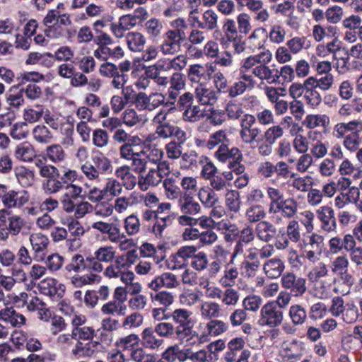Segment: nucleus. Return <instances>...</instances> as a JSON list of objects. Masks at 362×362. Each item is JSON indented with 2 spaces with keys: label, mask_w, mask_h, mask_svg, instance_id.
Returning a JSON list of instances; mask_svg holds the SVG:
<instances>
[{
  "label": "nucleus",
  "mask_w": 362,
  "mask_h": 362,
  "mask_svg": "<svg viewBox=\"0 0 362 362\" xmlns=\"http://www.w3.org/2000/svg\"><path fill=\"white\" fill-rule=\"evenodd\" d=\"M225 202L230 211L238 212L241 206L240 192L234 189L228 190L226 194Z\"/></svg>",
  "instance_id": "nucleus-45"
},
{
  "label": "nucleus",
  "mask_w": 362,
  "mask_h": 362,
  "mask_svg": "<svg viewBox=\"0 0 362 362\" xmlns=\"http://www.w3.org/2000/svg\"><path fill=\"white\" fill-rule=\"evenodd\" d=\"M1 191L0 197L5 207L8 209L21 208L29 201V195L26 191L13 189Z\"/></svg>",
  "instance_id": "nucleus-8"
},
{
  "label": "nucleus",
  "mask_w": 362,
  "mask_h": 362,
  "mask_svg": "<svg viewBox=\"0 0 362 362\" xmlns=\"http://www.w3.org/2000/svg\"><path fill=\"white\" fill-rule=\"evenodd\" d=\"M281 284L294 297L303 296L307 290L306 279L291 272H287L282 276Z\"/></svg>",
  "instance_id": "nucleus-7"
},
{
  "label": "nucleus",
  "mask_w": 362,
  "mask_h": 362,
  "mask_svg": "<svg viewBox=\"0 0 362 362\" xmlns=\"http://www.w3.org/2000/svg\"><path fill=\"white\" fill-rule=\"evenodd\" d=\"M284 135L283 127L279 125H274L268 128L264 133L265 142L269 144H274L277 139L281 138Z\"/></svg>",
  "instance_id": "nucleus-62"
},
{
  "label": "nucleus",
  "mask_w": 362,
  "mask_h": 362,
  "mask_svg": "<svg viewBox=\"0 0 362 362\" xmlns=\"http://www.w3.org/2000/svg\"><path fill=\"white\" fill-rule=\"evenodd\" d=\"M256 124L255 116L245 114L240 120V130L239 132L242 141L246 144H252L257 141L260 135L261 130Z\"/></svg>",
  "instance_id": "nucleus-6"
},
{
  "label": "nucleus",
  "mask_w": 362,
  "mask_h": 362,
  "mask_svg": "<svg viewBox=\"0 0 362 362\" xmlns=\"http://www.w3.org/2000/svg\"><path fill=\"white\" fill-rule=\"evenodd\" d=\"M141 344L146 349L158 350L164 344V340L157 335L152 327H146L141 333Z\"/></svg>",
  "instance_id": "nucleus-12"
},
{
  "label": "nucleus",
  "mask_w": 362,
  "mask_h": 362,
  "mask_svg": "<svg viewBox=\"0 0 362 362\" xmlns=\"http://www.w3.org/2000/svg\"><path fill=\"white\" fill-rule=\"evenodd\" d=\"M310 81L311 83H313L314 86L321 90L327 91L329 90L334 83V77L332 74H326L320 76L319 78H315L310 76L307 78Z\"/></svg>",
  "instance_id": "nucleus-52"
},
{
  "label": "nucleus",
  "mask_w": 362,
  "mask_h": 362,
  "mask_svg": "<svg viewBox=\"0 0 362 362\" xmlns=\"http://www.w3.org/2000/svg\"><path fill=\"white\" fill-rule=\"evenodd\" d=\"M6 102L9 110H18L24 103L23 90L18 88H11L6 93Z\"/></svg>",
  "instance_id": "nucleus-29"
},
{
  "label": "nucleus",
  "mask_w": 362,
  "mask_h": 362,
  "mask_svg": "<svg viewBox=\"0 0 362 362\" xmlns=\"http://www.w3.org/2000/svg\"><path fill=\"white\" fill-rule=\"evenodd\" d=\"M15 156L22 161L30 162L36 155L33 147L30 144L23 143L16 148Z\"/></svg>",
  "instance_id": "nucleus-39"
},
{
  "label": "nucleus",
  "mask_w": 362,
  "mask_h": 362,
  "mask_svg": "<svg viewBox=\"0 0 362 362\" xmlns=\"http://www.w3.org/2000/svg\"><path fill=\"white\" fill-rule=\"evenodd\" d=\"M317 216L321 222V228L326 232L336 230L337 221L334 210L329 206H322L317 211Z\"/></svg>",
  "instance_id": "nucleus-13"
},
{
  "label": "nucleus",
  "mask_w": 362,
  "mask_h": 362,
  "mask_svg": "<svg viewBox=\"0 0 362 362\" xmlns=\"http://www.w3.org/2000/svg\"><path fill=\"white\" fill-rule=\"evenodd\" d=\"M16 176L20 185L23 187L31 186L35 180L34 173L24 167L16 169Z\"/></svg>",
  "instance_id": "nucleus-48"
},
{
  "label": "nucleus",
  "mask_w": 362,
  "mask_h": 362,
  "mask_svg": "<svg viewBox=\"0 0 362 362\" xmlns=\"http://www.w3.org/2000/svg\"><path fill=\"white\" fill-rule=\"evenodd\" d=\"M180 185L184 191L180 197H193L198 190L197 181L192 177H182Z\"/></svg>",
  "instance_id": "nucleus-55"
},
{
  "label": "nucleus",
  "mask_w": 362,
  "mask_h": 362,
  "mask_svg": "<svg viewBox=\"0 0 362 362\" xmlns=\"http://www.w3.org/2000/svg\"><path fill=\"white\" fill-rule=\"evenodd\" d=\"M200 311L204 319H212L219 316L221 307L217 303L206 301L202 305Z\"/></svg>",
  "instance_id": "nucleus-49"
},
{
  "label": "nucleus",
  "mask_w": 362,
  "mask_h": 362,
  "mask_svg": "<svg viewBox=\"0 0 362 362\" xmlns=\"http://www.w3.org/2000/svg\"><path fill=\"white\" fill-rule=\"evenodd\" d=\"M214 156L218 161L226 163L231 159H240L241 158V151L236 147L229 149L228 144L225 143L218 146Z\"/></svg>",
  "instance_id": "nucleus-25"
},
{
  "label": "nucleus",
  "mask_w": 362,
  "mask_h": 362,
  "mask_svg": "<svg viewBox=\"0 0 362 362\" xmlns=\"http://www.w3.org/2000/svg\"><path fill=\"white\" fill-rule=\"evenodd\" d=\"M101 279L100 276L93 273L85 275L75 274L71 278V283L75 288H81L86 285L99 283Z\"/></svg>",
  "instance_id": "nucleus-35"
},
{
  "label": "nucleus",
  "mask_w": 362,
  "mask_h": 362,
  "mask_svg": "<svg viewBox=\"0 0 362 362\" xmlns=\"http://www.w3.org/2000/svg\"><path fill=\"white\" fill-rule=\"evenodd\" d=\"M178 205L183 214L194 216L201 211L199 204L194 201L193 197H180L178 200Z\"/></svg>",
  "instance_id": "nucleus-30"
},
{
  "label": "nucleus",
  "mask_w": 362,
  "mask_h": 362,
  "mask_svg": "<svg viewBox=\"0 0 362 362\" xmlns=\"http://www.w3.org/2000/svg\"><path fill=\"white\" fill-rule=\"evenodd\" d=\"M228 255V252L220 245L214 247L213 254L210 255L211 262H208L206 267L210 277H215L220 272L222 265L227 263Z\"/></svg>",
  "instance_id": "nucleus-10"
},
{
  "label": "nucleus",
  "mask_w": 362,
  "mask_h": 362,
  "mask_svg": "<svg viewBox=\"0 0 362 362\" xmlns=\"http://www.w3.org/2000/svg\"><path fill=\"white\" fill-rule=\"evenodd\" d=\"M29 240L33 250L37 256H39L42 259L44 255V252L47 250L49 243L48 237L40 233H36L31 234Z\"/></svg>",
  "instance_id": "nucleus-24"
},
{
  "label": "nucleus",
  "mask_w": 362,
  "mask_h": 362,
  "mask_svg": "<svg viewBox=\"0 0 362 362\" xmlns=\"http://www.w3.org/2000/svg\"><path fill=\"white\" fill-rule=\"evenodd\" d=\"M283 320V310H281V308L274 302H268L261 308L258 324L260 326L274 328L279 326Z\"/></svg>",
  "instance_id": "nucleus-5"
},
{
  "label": "nucleus",
  "mask_w": 362,
  "mask_h": 362,
  "mask_svg": "<svg viewBox=\"0 0 362 362\" xmlns=\"http://www.w3.org/2000/svg\"><path fill=\"white\" fill-rule=\"evenodd\" d=\"M277 228L271 222L262 221L256 224L255 233L257 238L264 243H269L274 239Z\"/></svg>",
  "instance_id": "nucleus-18"
},
{
  "label": "nucleus",
  "mask_w": 362,
  "mask_h": 362,
  "mask_svg": "<svg viewBox=\"0 0 362 362\" xmlns=\"http://www.w3.org/2000/svg\"><path fill=\"white\" fill-rule=\"evenodd\" d=\"M92 162L100 175H107L112 172L113 167L111 160L102 153L93 156Z\"/></svg>",
  "instance_id": "nucleus-32"
},
{
  "label": "nucleus",
  "mask_w": 362,
  "mask_h": 362,
  "mask_svg": "<svg viewBox=\"0 0 362 362\" xmlns=\"http://www.w3.org/2000/svg\"><path fill=\"white\" fill-rule=\"evenodd\" d=\"M0 319L6 323L15 327H20L25 325V316L17 313L13 308H7L0 311Z\"/></svg>",
  "instance_id": "nucleus-23"
},
{
  "label": "nucleus",
  "mask_w": 362,
  "mask_h": 362,
  "mask_svg": "<svg viewBox=\"0 0 362 362\" xmlns=\"http://www.w3.org/2000/svg\"><path fill=\"white\" fill-rule=\"evenodd\" d=\"M179 286V281L175 274L171 272H165L156 276L149 284L148 287L158 291L160 288H174Z\"/></svg>",
  "instance_id": "nucleus-14"
},
{
  "label": "nucleus",
  "mask_w": 362,
  "mask_h": 362,
  "mask_svg": "<svg viewBox=\"0 0 362 362\" xmlns=\"http://www.w3.org/2000/svg\"><path fill=\"white\" fill-rule=\"evenodd\" d=\"M155 134L163 139H176L187 134L181 127L170 122L161 126H156Z\"/></svg>",
  "instance_id": "nucleus-19"
},
{
  "label": "nucleus",
  "mask_w": 362,
  "mask_h": 362,
  "mask_svg": "<svg viewBox=\"0 0 362 362\" xmlns=\"http://www.w3.org/2000/svg\"><path fill=\"white\" fill-rule=\"evenodd\" d=\"M196 99L203 105H213L217 100V92L204 87L197 88L195 90Z\"/></svg>",
  "instance_id": "nucleus-31"
},
{
  "label": "nucleus",
  "mask_w": 362,
  "mask_h": 362,
  "mask_svg": "<svg viewBox=\"0 0 362 362\" xmlns=\"http://www.w3.org/2000/svg\"><path fill=\"white\" fill-rule=\"evenodd\" d=\"M285 269L284 262L280 258H272L266 261L263 265V270L269 279H277L281 276Z\"/></svg>",
  "instance_id": "nucleus-21"
},
{
  "label": "nucleus",
  "mask_w": 362,
  "mask_h": 362,
  "mask_svg": "<svg viewBox=\"0 0 362 362\" xmlns=\"http://www.w3.org/2000/svg\"><path fill=\"white\" fill-rule=\"evenodd\" d=\"M185 76L180 72H175L170 79V87L168 90L166 105H174L180 90L185 87Z\"/></svg>",
  "instance_id": "nucleus-11"
},
{
  "label": "nucleus",
  "mask_w": 362,
  "mask_h": 362,
  "mask_svg": "<svg viewBox=\"0 0 362 362\" xmlns=\"http://www.w3.org/2000/svg\"><path fill=\"white\" fill-rule=\"evenodd\" d=\"M195 324H190L180 328H175V339L185 342L187 345H194L201 339L199 333L194 329Z\"/></svg>",
  "instance_id": "nucleus-16"
},
{
  "label": "nucleus",
  "mask_w": 362,
  "mask_h": 362,
  "mask_svg": "<svg viewBox=\"0 0 362 362\" xmlns=\"http://www.w3.org/2000/svg\"><path fill=\"white\" fill-rule=\"evenodd\" d=\"M200 202L207 208L213 207L218 202V197L210 187H202L198 191Z\"/></svg>",
  "instance_id": "nucleus-38"
},
{
  "label": "nucleus",
  "mask_w": 362,
  "mask_h": 362,
  "mask_svg": "<svg viewBox=\"0 0 362 362\" xmlns=\"http://www.w3.org/2000/svg\"><path fill=\"white\" fill-rule=\"evenodd\" d=\"M361 132H362V120H351L349 122L337 123L334 127L333 134L337 139H341L346 136L348 132L359 134Z\"/></svg>",
  "instance_id": "nucleus-15"
},
{
  "label": "nucleus",
  "mask_w": 362,
  "mask_h": 362,
  "mask_svg": "<svg viewBox=\"0 0 362 362\" xmlns=\"http://www.w3.org/2000/svg\"><path fill=\"white\" fill-rule=\"evenodd\" d=\"M163 185L168 199H176L182 195L180 187L175 185V180L173 177L164 180Z\"/></svg>",
  "instance_id": "nucleus-61"
},
{
  "label": "nucleus",
  "mask_w": 362,
  "mask_h": 362,
  "mask_svg": "<svg viewBox=\"0 0 362 362\" xmlns=\"http://www.w3.org/2000/svg\"><path fill=\"white\" fill-rule=\"evenodd\" d=\"M162 175L154 168H150L146 175L141 174L138 177V185L141 190L146 191L149 187H156L162 182Z\"/></svg>",
  "instance_id": "nucleus-20"
},
{
  "label": "nucleus",
  "mask_w": 362,
  "mask_h": 362,
  "mask_svg": "<svg viewBox=\"0 0 362 362\" xmlns=\"http://www.w3.org/2000/svg\"><path fill=\"white\" fill-rule=\"evenodd\" d=\"M224 35L221 39V43L228 45V41L238 37V30L235 23L232 19H228L223 26Z\"/></svg>",
  "instance_id": "nucleus-56"
},
{
  "label": "nucleus",
  "mask_w": 362,
  "mask_h": 362,
  "mask_svg": "<svg viewBox=\"0 0 362 362\" xmlns=\"http://www.w3.org/2000/svg\"><path fill=\"white\" fill-rule=\"evenodd\" d=\"M267 213L262 205H252L247 209L245 217L250 223H257L264 221Z\"/></svg>",
  "instance_id": "nucleus-40"
},
{
  "label": "nucleus",
  "mask_w": 362,
  "mask_h": 362,
  "mask_svg": "<svg viewBox=\"0 0 362 362\" xmlns=\"http://www.w3.org/2000/svg\"><path fill=\"white\" fill-rule=\"evenodd\" d=\"M173 223V218L170 216L159 217L152 228V232L156 238H163L166 236L165 230Z\"/></svg>",
  "instance_id": "nucleus-42"
},
{
  "label": "nucleus",
  "mask_w": 362,
  "mask_h": 362,
  "mask_svg": "<svg viewBox=\"0 0 362 362\" xmlns=\"http://www.w3.org/2000/svg\"><path fill=\"white\" fill-rule=\"evenodd\" d=\"M32 134L35 141L41 144H47L53 139L52 132L43 124L36 125L33 131Z\"/></svg>",
  "instance_id": "nucleus-34"
},
{
  "label": "nucleus",
  "mask_w": 362,
  "mask_h": 362,
  "mask_svg": "<svg viewBox=\"0 0 362 362\" xmlns=\"http://www.w3.org/2000/svg\"><path fill=\"white\" fill-rule=\"evenodd\" d=\"M186 141L187 134H185L168 143L165 146L167 157L172 160L180 158L182 153V145Z\"/></svg>",
  "instance_id": "nucleus-27"
},
{
  "label": "nucleus",
  "mask_w": 362,
  "mask_h": 362,
  "mask_svg": "<svg viewBox=\"0 0 362 362\" xmlns=\"http://www.w3.org/2000/svg\"><path fill=\"white\" fill-rule=\"evenodd\" d=\"M172 29L166 31L159 46L164 55H174L181 49V44L186 40L188 25L184 18H178L170 23Z\"/></svg>",
  "instance_id": "nucleus-3"
},
{
  "label": "nucleus",
  "mask_w": 362,
  "mask_h": 362,
  "mask_svg": "<svg viewBox=\"0 0 362 362\" xmlns=\"http://www.w3.org/2000/svg\"><path fill=\"white\" fill-rule=\"evenodd\" d=\"M46 156L51 161L57 163L64 160L66 154L61 145L52 144L47 147Z\"/></svg>",
  "instance_id": "nucleus-57"
},
{
  "label": "nucleus",
  "mask_w": 362,
  "mask_h": 362,
  "mask_svg": "<svg viewBox=\"0 0 362 362\" xmlns=\"http://www.w3.org/2000/svg\"><path fill=\"white\" fill-rule=\"evenodd\" d=\"M142 149H145L146 153V159L153 163L156 164L158 162L162 160L164 155V152L162 149L157 148L156 146H151V144L145 145Z\"/></svg>",
  "instance_id": "nucleus-63"
},
{
  "label": "nucleus",
  "mask_w": 362,
  "mask_h": 362,
  "mask_svg": "<svg viewBox=\"0 0 362 362\" xmlns=\"http://www.w3.org/2000/svg\"><path fill=\"white\" fill-rule=\"evenodd\" d=\"M125 38L130 50L133 52H140L143 50L146 43V38L141 33L138 32H129L127 34Z\"/></svg>",
  "instance_id": "nucleus-33"
},
{
  "label": "nucleus",
  "mask_w": 362,
  "mask_h": 362,
  "mask_svg": "<svg viewBox=\"0 0 362 362\" xmlns=\"http://www.w3.org/2000/svg\"><path fill=\"white\" fill-rule=\"evenodd\" d=\"M218 28V14L212 9L206 10L202 15L199 29L213 30Z\"/></svg>",
  "instance_id": "nucleus-41"
},
{
  "label": "nucleus",
  "mask_w": 362,
  "mask_h": 362,
  "mask_svg": "<svg viewBox=\"0 0 362 362\" xmlns=\"http://www.w3.org/2000/svg\"><path fill=\"white\" fill-rule=\"evenodd\" d=\"M204 117V110L199 105H191L184 110L182 119L188 122H197Z\"/></svg>",
  "instance_id": "nucleus-50"
},
{
  "label": "nucleus",
  "mask_w": 362,
  "mask_h": 362,
  "mask_svg": "<svg viewBox=\"0 0 362 362\" xmlns=\"http://www.w3.org/2000/svg\"><path fill=\"white\" fill-rule=\"evenodd\" d=\"M305 124L309 129L326 128L329 124V118L326 115H309L305 117Z\"/></svg>",
  "instance_id": "nucleus-46"
},
{
  "label": "nucleus",
  "mask_w": 362,
  "mask_h": 362,
  "mask_svg": "<svg viewBox=\"0 0 362 362\" xmlns=\"http://www.w3.org/2000/svg\"><path fill=\"white\" fill-rule=\"evenodd\" d=\"M192 315V312L185 308L174 310L170 315L172 320L175 323L174 328H180L190 324H195V320Z\"/></svg>",
  "instance_id": "nucleus-22"
},
{
  "label": "nucleus",
  "mask_w": 362,
  "mask_h": 362,
  "mask_svg": "<svg viewBox=\"0 0 362 362\" xmlns=\"http://www.w3.org/2000/svg\"><path fill=\"white\" fill-rule=\"evenodd\" d=\"M231 263V262L226 263L223 276L220 279L221 284L224 287L232 286L238 276V269L232 266Z\"/></svg>",
  "instance_id": "nucleus-43"
},
{
  "label": "nucleus",
  "mask_w": 362,
  "mask_h": 362,
  "mask_svg": "<svg viewBox=\"0 0 362 362\" xmlns=\"http://www.w3.org/2000/svg\"><path fill=\"white\" fill-rule=\"evenodd\" d=\"M199 163L202 166L200 175L203 179L209 180L217 174V168L208 157L201 156L199 158Z\"/></svg>",
  "instance_id": "nucleus-37"
},
{
  "label": "nucleus",
  "mask_w": 362,
  "mask_h": 362,
  "mask_svg": "<svg viewBox=\"0 0 362 362\" xmlns=\"http://www.w3.org/2000/svg\"><path fill=\"white\" fill-rule=\"evenodd\" d=\"M98 342L88 341L87 343L77 341L75 347L71 350V354L77 357H91L95 352Z\"/></svg>",
  "instance_id": "nucleus-28"
},
{
  "label": "nucleus",
  "mask_w": 362,
  "mask_h": 362,
  "mask_svg": "<svg viewBox=\"0 0 362 362\" xmlns=\"http://www.w3.org/2000/svg\"><path fill=\"white\" fill-rule=\"evenodd\" d=\"M95 331L92 327L84 325L81 327H77L74 332H71L72 339L77 341H91L95 336Z\"/></svg>",
  "instance_id": "nucleus-51"
},
{
  "label": "nucleus",
  "mask_w": 362,
  "mask_h": 362,
  "mask_svg": "<svg viewBox=\"0 0 362 362\" xmlns=\"http://www.w3.org/2000/svg\"><path fill=\"white\" fill-rule=\"evenodd\" d=\"M210 354L204 349L193 351L191 348L180 349L177 345V360L179 362H185L187 360L197 362H209Z\"/></svg>",
  "instance_id": "nucleus-17"
},
{
  "label": "nucleus",
  "mask_w": 362,
  "mask_h": 362,
  "mask_svg": "<svg viewBox=\"0 0 362 362\" xmlns=\"http://www.w3.org/2000/svg\"><path fill=\"white\" fill-rule=\"evenodd\" d=\"M29 133L28 125L26 122H19L13 125L10 134L13 139L21 140L27 137Z\"/></svg>",
  "instance_id": "nucleus-64"
},
{
  "label": "nucleus",
  "mask_w": 362,
  "mask_h": 362,
  "mask_svg": "<svg viewBox=\"0 0 362 362\" xmlns=\"http://www.w3.org/2000/svg\"><path fill=\"white\" fill-rule=\"evenodd\" d=\"M163 28V23L156 18L149 19L145 23L146 33L153 39L160 35Z\"/></svg>",
  "instance_id": "nucleus-59"
},
{
  "label": "nucleus",
  "mask_w": 362,
  "mask_h": 362,
  "mask_svg": "<svg viewBox=\"0 0 362 362\" xmlns=\"http://www.w3.org/2000/svg\"><path fill=\"white\" fill-rule=\"evenodd\" d=\"M228 142L226 131L220 129L209 136V139L206 141L205 146L209 150H212L216 146Z\"/></svg>",
  "instance_id": "nucleus-47"
},
{
  "label": "nucleus",
  "mask_w": 362,
  "mask_h": 362,
  "mask_svg": "<svg viewBox=\"0 0 362 362\" xmlns=\"http://www.w3.org/2000/svg\"><path fill=\"white\" fill-rule=\"evenodd\" d=\"M272 60L270 52H261L252 55L243 61L242 68L252 69V74L262 81H266L268 83H276L277 69H271L267 64Z\"/></svg>",
  "instance_id": "nucleus-2"
},
{
  "label": "nucleus",
  "mask_w": 362,
  "mask_h": 362,
  "mask_svg": "<svg viewBox=\"0 0 362 362\" xmlns=\"http://www.w3.org/2000/svg\"><path fill=\"white\" fill-rule=\"evenodd\" d=\"M116 251L112 246H103L100 247L98 250L94 252L93 255L96 258L105 263L112 262L115 257Z\"/></svg>",
  "instance_id": "nucleus-54"
},
{
  "label": "nucleus",
  "mask_w": 362,
  "mask_h": 362,
  "mask_svg": "<svg viewBox=\"0 0 362 362\" xmlns=\"http://www.w3.org/2000/svg\"><path fill=\"white\" fill-rule=\"evenodd\" d=\"M288 316L296 326L303 325L307 320V313L305 309L299 304H295L290 307Z\"/></svg>",
  "instance_id": "nucleus-36"
},
{
  "label": "nucleus",
  "mask_w": 362,
  "mask_h": 362,
  "mask_svg": "<svg viewBox=\"0 0 362 362\" xmlns=\"http://www.w3.org/2000/svg\"><path fill=\"white\" fill-rule=\"evenodd\" d=\"M92 141L94 146L98 148H105L109 143V135L106 130L96 129L92 134Z\"/></svg>",
  "instance_id": "nucleus-60"
},
{
  "label": "nucleus",
  "mask_w": 362,
  "mask_h": 362,
  "mask_svg": "<svg viewBox=\"0 0 362 362\" xmlns=\"http://www.w3.org/2000/svg\"><path fill=\"white\" fill-rule=\"evenodd\" d=\"M127 306L116 300H111L102 306L101 312L106 315L117 314L119 315H124L126 313Z\"/></svg>",
  "instance_id": "nucleus-53"
},
{
  "label": "nucleus",
  "mask_w": 362,
  "mask_h": 362,
  "mask_svg": "<svg viewBox=\"0 0 362 362\" xmlns=\"http://www.w3.org/2000/svg\"><path fill=\"white\" fill-rule=\"evenodd\" d=\"M25 221L23 217L13 214L7 209L0 210V240H6L9 236L18 235L23 228Z\"/></svg>",
  "instance_id": "nucleus-4"
},
{
  "label": "nucleus",
  "mask_w": 362,
  "mask_h": 362,
  "mask_svg": "<svg viewBox=\"0 0 362 362\" xmlns=\"http://www.w3.org/2000/svg\"><path fill=\"white\" fill-rule=\"evenodd\" d=\"M39 175L46 178L42 182V189L48 194L59 192L63 189L66 183L74 182L78 176L77 172L74 170L64 168L60 171L49 164L39 171Z\"/></svg>",
  "instance_id": "nucleus-1"
},
{
  "label": "nucleus",
  "mask_w": 362,
  "mask_h": 362,
  "mask_svg": "<svg viewBox=\"0 0 362 362\" xmlns=\"http://www.w3.org/2000/svg\"><path fill=\"white\" fill-rule=\"evenodd\" d=\"M281 214L284 217L290 218L297 213L298 203L293 198H288L281 201Z\"/></svg>",
  "instance_id": "nucleus-58"
},
{
  "label": "nucleus",
  "mask_w": 362,
  "mask_h": 362,
  "mask_svg": "<svg viewBox=\"0 0 362 362\" xmlns=\"http://www.w3.org/2000/svg\"><path fill=\"white\" fill-rule=\"evenodd\" d=\"M153 329L161 339L164 337L175 339L176 329L173 323L160 322L155 325Z\"/></svg>",
  "instance_id": "nucleus-44"
},
{
  "label": "nucleus",
  "mask_w": 362,
  "mask_h": 362,
  "mask_svg": "<svg viewBox=\"0 0 362 362\" xmlns=\"http://www.w3.org/2000/svg\"><path fill=\"white\" fill-rule=\"evenodd\" d=\"M40 293L49 296L54 300H58L64 296L65 286L53 278H47L41 281L38 284Z\"/></svg>",
  "instance_id": "nucleus-9"
},
{
  "label": "nucleus",
  "mask_w": 362,
  "mask_h": 362,
  "mask_svg": "<svg viewBox=\"0 0 362 362\" xmlns=\"http://www.w3.org/2000/svg\"><path fill=\"white\" fill-rule=\"evenodd\" d=\"M304 88H305V92L303 97L307 104L313 108L319 106L322 102V96L313 83H311L310 81L305 79L304 81Z\"/></svg>",
  "instance_id": "nucleus-26"
}]
</instances>
